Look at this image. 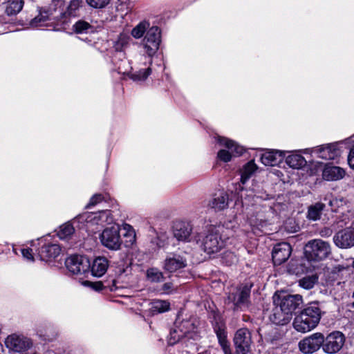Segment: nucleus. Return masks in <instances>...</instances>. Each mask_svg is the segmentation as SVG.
<instances>
[{
    "label": "nucleus",
    "mask_w": 354,
    "mask_h": 354,
    "mask_svg": "<svg viewBox=\"0 0 354 354\" xmlns=\"http://www.w3.org/2000/svg\"><path fill=\"white\" fill-rule=\"evenodd\" d=\"M196 326L193 320L183 319L178 317L174 323V327L171 329L168 339V343L174 345L183 338L194 339L197 335L194 333Z\"/></svg>",
    "instance_id": "1"
},
{
    "label": "nucleus",
    "mask_w": 354,
    "mask_h": 354,
    "mask_svg": "<svg viewBox=\"0 0 354 354\" xmlns=\"http://www.w3.org/2000/svg\"><path fill=\"white\" fill-rule=\"evenodd\" d=\"M252 286L250 283L241 285L234 292L229 293L225 303L234 311L247 308L250 302Z\"/></svg>",
    "instance_id": "2"
},
{
    "label": "nucleus",
    "mask_w": 354,
    "mask_h": 354,
    "mask_svg": "<svg viewBox=\"0 0 354 354\" xmlns=\"http://www.w3.org/2000/svg\"><path fill=\"white\" fill-rule=\"evenodd\" d=\"M331 253V247L328 242L322 239L309 241L305 246V254L310 261H322Z\"/></svg>",
    "instance_id": "3"
},
{
    "label": "nucleus",
    "mask_w": 354,
    "mask_h": 354,
    "mask_svg": "<svg viewBox=\"0 0 354 354\" xmlns=\"http://www.w3.org/2000/svg\"><path fill=\"white\" fill-rule=\"evenodd\" d=\"M102 245L110 250H119L122 241L120 234V227L113 225L106 227L100 236Z\"/></svg>",
    "instance_id": "4"
},
{
    "label": "nucleus",
    "mask_w": 354,
    "mask_h": 354,
    "mask_svg": "<svg viewBox=\"0 0 354 354\" xmlns=\"http://www.w3.org/2000/svg\"><path fill=\"white\" fill-rule=\"evenodd\" d=\"M161 41V32L158 26L149 28L142 41L145 53L149 56L154 55L159 48Z\"/></svg>",
    "instance_id": "5"
},
{
    "label": "nucleus",
    "mask_w": 354,
    "mask_h": 354,
    "mask_svg": "<svg viewBox=\"0 0 354 354\" xmlns=\"http://www.w3.org/2000/svg\"><path fill=\"white\" fill-rule=\"evenodd\" d=\"M218 142L221 145L225 146L228 149H221L217 153L218 158L225 162L230 161L232 155L239 156L241 155L243 151L242 147L236 145L233 140L226 138L219 137L218 138Z\"/></svg>",
    "instance_id": "6"
},
{
    "label": "nucleus",
    "mask_w": 354,
    "mask_h": 354,
    "mask_svg": "<svg viewBox=\"0 0 354 354\" xmlns=\"http://www.w3.org/2000/svg\"><path fill=\"white\" fill-rule=\"evenodd\" d=\"M324 342V336L321 333H315L299 341V351L304 354H312L318 351Z\"/></svg>",
    "instance_id": "7"
},
{
    "label": "nucleus",
    "mask_w": 354,
    "mask_h": 354,
    "mask_svg": "<svg viewBox=\"0 0 354 354\" xmlns=\"http://www.w3.org/2000/svg\"><path fill=\"white\" fill-rule=\"evenodd\" d=\"M65 265L73 274H81L89 270L91 263L89 259L82 255H72L65 261Z\"/></svg>",
    "instance_id": "8"
},
{
    "label": "nucleus",
    "mask_w": 354,
    "mask_h": 354,
    "mask_svg": "<svg viewBox=\"0 0 354 354\" xmlns=\"http://www.w3.org/2000/svg\"><path fill=\"white\" fill-rule=\"evenodd\" d=\"M252 343L251 333L246 328L239 329L234 337V344L236 354H247L250 351Z\"/></svg>",
    "instance_id": "9"
},
{
    "label": "nucleus",
    "mask_w": 354,
    "mask_h": 354,
    "mask_svg": "<svg viewBox=\"0 0 354 354\" xmlns=\"http://www.w3.org/2000/svg\"><path fill=\"white\" fill-rule=\"evenodd\" d=\"M225 245L220 234L216 232H209L203 239L202 249L207 254H212L219 252Z\"/></svg>",
    "instance_id": "10"
},
{
    "label": "nucleus",
    "mask_w": 354,
    "mask_h": 354,
    "mask_svg": "<svg viewBox=\"0 0 354 354\" xmlns=\"http://www.w3.org/2000/svg\"><path fill=\"white\" fill-rule=\"evenodd\" d=\"M345 341L344 335L339 331H335L324 337V342L322 344L323 351L328 354H333L338 352L344 345Z\"/></svg>",
    "instance_id": "11"
},
{
    "label": "nucleus",
    "mask_w": 354,
    "mask_h": 354,
    "mask_svg": "<svg viewBox=\"0 0 354 354\" xmlns=\"http://www.w3.org/2000/svg\"><path fill=\"white\" fill-rule=\"evenodd\" d=\"M333 242L339 248L348 249L354 246V228L346 227L338 231L333 236Z\"/></svg>",
    "instance_id": "12"
},
{
    "label": "nucleus",
    "mask_w": 354,
    "mask_h": 354,
    "mask_svg": "<svg viewBox=\"0 0 354 354\" xmlns=\"http://www.w3.org/2000/svg\"><path fill=\"white\" fill-rule=\"evenodd\" d=\"M5 344L11 351L22 352L28 349L32 346V342L23 335L12 334L6 339Z\"/></svg>",
    "instance_id": "13"
},
{
    "label": "nucleus",
    "mask_w": 354,
    "mask_h": 354,
    "mask_svg": "<svg viewBox=\"0 0 354 354\" xmlns=\"http://www.w3.org/2000/svg\"><path fill=\"white\" fill-rule=\"evenodd\" d=\"M192 230V225L187 221H176L173 225L174 236L179 241L189 242Z\"/></svg>",
    "instance_id": "14"
},
{
    "label": "nucleus",
    "mask_w": 354,
    "mask_h": 354,
    "mask_svg": "<svg viewBox=\"0 0 354 354\" xmlns=\"http://www.w3.org/2000/svg\"><path fill=\"white\" fill-rule=\"evenodd\" d=\"M303 304L302 297L299 295H288L279 298V306L286 313L291 314Z\"/></svg>",
    "instance_id": "15"
},
{
    "label": "nucleus",
    "mask_w": 354,
    "mask_h": 354,
    "mask_svg": "<svg viewBox=\"0 0 354 354\" xmlns=\"http://www.w3.org/2000/svg\"><path fill=\"white\" fill-rule=\"evenodd\" d=\"M292 248L289 243L283 242L277 244L272 250V261L274 265H281L290 257Z\"/></svg>",
    "instance_id": "16"
},
{
    "label": "nucleus",
    "mask_w": 354,
    "mask_h": 354,
    "mask_svg": "<svg viewBox=\"0 0 354 354\" xmlns=\"http://www.w3.org/2000/svg\"><path fill=\"white\" fill-rule=\"evenodd\" d=\"M301 313L306 318L311 322L312 326L315 328L319 324L322 311L318 302H311Z\"/></svg>",
    "instance_id": "17"
},
{
    "label": "nucleus",
    "mask_w": 354,
    "mask_h": 354,
    "mask_svg": "<svg viewBox=\"0 0 354 354\" xmlns=\"http://www.w3.org/2000/svg\"><path fill=\"white\" fill-rule=\"evenodd\" d=\"M314 152L318 154V156L325 160H335L340 156V149L336 144H329L322 145L315 149Z\"/></svg>",
    "instance_id": "18"
},
{
    "label": "nucleus",
    "mask_w": 354,
    "mask_h": 354,
    "mask_svg": "<svg viewBox=\"0 0 354 354\" xmlns=\"http://www.w3.org/2000/svg\"><path fill=\"white\" fill-rule=\"evenodd\" d=\"M61 248L57 244H48L41 247L38 255L41 261H49L59 255Z\"/></svg>",
    "instance_id": "19"
},
{
    "label": "nucleus",
    "mask_w": 354,
    "mask_h": 354,
    "mask_svg": "<svg viewBox=\"0 0 354 354\" xmlns=\"http://www.w3.org/2000/svg\"><path fill=\"white\" fill-rule=\"evenodd\" d=\"M345 175L346 171L343 168L330 165H326L322 172L323 178L331 181L339 180L343 178Z\"/></svg>",
    "instance_id": "20"
},
{
    "label": "nucleus",
    "mask_w": 354,
    "mask_h": 354,
    "mask_svg": "<svg viewBox=\"0 0 354 354\" xmlns=\"http://www.w3.org/2000/svg\"><path fill=\"white\" fill-rule=\"evenodd\" d=\"M187 266V260L182 256L174 254L172 257H167L165 261L164 268L169 272H176L178 269Z\"/></svg>",
    "instance_id": "21"
},
{
    "label": "nucleus",
    "mask_w": 354,
    "mask_h": 354,
    "mask_svg": "<svg viewBox=\"0 0 354 354\" xmlns=\"http://www.w3.org/2000/svg\"><path fill=\"white\" fill-rule=\"evenodd\" d=\"M228 194L222 191L213 195L209 201L208 206L216 211L223 210L228 206Z\"/></svg>",
    "instance_id": "22"
},
{
    "label": "nucleus",
    "mask_w": 354,
    "mask_h": 354,
    "mask_svg": "<svg viewBox=\"0 0 354 354\" xmlns=\"http://www.w3.org/2000/svg\"><path fill=\"white\" fill-rule=\"evenodd\" d=\"M270 321L277 325H286L292 319L291 314L287 313L278 304L274 308L270 317Z\"/></svg>",
    "instance_id": "23"
},
{
    "label": "nucleus",
    "mask_w": 354,
    "mask_h": 354,
    "mask_svg": "<svg viewBox=\"0 0 354 354\" xmlns=\"http://www.w3.org/2000/svg\"><path fill=\"white\" fill-rule=\"evenodd\" d=\"M108 268L109 261L104 257H98L95 258L90 267L92 274L97 277H100L104 275Z\"/></svg>",
    "instance_id": "24"
},
{
    "label": "nucleus",
    "mask_w": 354,
    "mask_h": 354,
    "mask_svg": "<svg viewBox=\"0 0 354 354\" xmlns=\"http://www.w3.org/2000/svg\"><path fill=\"white\" fill-rule=\"evenodd\" d=\"M214 330L224 354H232L230 343L227 339V335L223 325L216 324L214 327Z\"/></svg>",
    "instance_id": "25"
},
{
    "label": "nucleus",
    "mask_w": 354,
    "mask_h": 354,
    "mask_svg": "<svg viewBox=\"0 0 354 354\" xmlns=\"http://www.w3.org/2000/svg\"><path fill=\"white\" fill-rule=\"evenodd\" d=\"M294 328L300 333H307L314 328L311 322L308 320L306 317L300 312V313L295 316L293 321Z\"/></svg>",
    "instance_id": "26"
},
{
    "label": "nucleus",
    "mask_w": 354,
    "mask_h": 354,
    "mask_svg": "<svg viewBox=\"0 0 354 354\" xmlns=\"http://www.w3.org/2000/svg\"><path fill=\"white\" fill-rule=\"evenodd\" d=\"M283 152L279 151H269L262 154L261 162L267 166H274L280 162Z\"/></svg>",
    "instance_id": "27"
},
{
    "label": "nucleus",
    "mask_w": 354,
    "mask_h": 354,
    "mask_svg": "<svg viewBox=\"0 0 354 354\" xmlns=\"http://www.w3.org/2000/svg\"><path fill=\"white\" fill-rule=\"evenodd\" d=\"M325 207V203L321 201L310 205L308 207L307 218L313 221L319 220Z\"/></svg>",
    "instance_id": "28"
},
{
    "label": "nucleus",
    "mask_w": 354,
    "mask_h": 354,
    "mask_svg": "<svg viewBox=\"0 0 354 354\" xmlns=\"http://www.w3.org/2000/svg\"><path fill=\"white\" fill-rule=\"evenodd\" d=\"M322 200L324 202H327L331 211L335 212H338L339 209L346 204V201L343 198L335 197L332 193L329 192L326 194L322 198Z\"/></svg>",
    "instance_id": "29"
},
{
    "label": "nucleus",
    "mask_w": 354,
    "mask_h": 354,
    "mask_svg": "<svg viewBox=\"0 0 354 354\" xmlns=\"http://www.w3.org/2000/svg\"><path fill=\"white\" fill-rule=\"evenodd\" d=\"M24 0H8L5 3V12L9 15H16L23 8Z\"/></svg>",
    "instance_id": "30"
},
{
    "label": "nucleus",
    "mask_w": 354,
    "mask_h": 354,
    "mask_svg": "<svg viewBox=\"0 0 354 354\" xmlns=\"http://www.w3.org/2000/svg\"><path fill=\"white\" fill-rule=\"evenodd\" d=\"M286 163L293 169H299L306 164L304 158L299 154H292L286 159Z\"/></svg>",
    "instance_id": "31"
},
{
    "label": "nucleus",
    "mask_w": 354,
    "mask_h": 354,
    "mask_svg": "<svg viewBox=\"0 0 354 354\" xmlns=\"http://www.w3.org/2000/svg\"><path fill=\"white\" fill-rule=\"evenodd\" d=\"M170 304L165 300H154L151 303V311L153 313H162L169 310Z\"/></svg>",
    "instance_id": "32"
},
{
    "label": "nucleus",
    "mask_w": 354,
    "mask_h": 354,
    "mask_svg": "<svg viewBox=\"0 0 354 354\" xmlns=\"http://www.w3.org/2000/svg\"><path fill=\"white\" fill-rule=\"evenodd\" d=\"M147 278L151 283H159L165 279L162 272L155 268L147 270Z\"/></svg>",
    "instance_id": "33"
},
{
    "label": "nucleus",
    "mask_w": 354,
    "mask_h": 354,
    "mask_svg": "<svg viewBox=\"0 0 354 354\" xmlns=\"http://www.w3.org/2000/svg\"><path fill=\"white\" fill-rule=\"evenodd\" d=\"M318 277L316 274L306 276L299 280V285L306 289L310 290L314 287L315 283H317Z\"/></svg>",
    "instance_id": "34"
},
{
    "label": "nucleus",
    "mask_w": 354,
    "mask_h": 354,
    "mask_svg": "<svg viewBox=\"0 0 354 354\" xmlns=\"http://www.w3.org/2000/svg\"><path fill=\"white\" fill-rule=\"evenodd\" d=\"M149 28V24L147 21H142L138 24L131 31L132 36L136 39L141 38L145 32L147 31Z\"/></svg>",
    "instance_id": "35"
},
{
    "label": "nucleus",
    "mask_w": 354,
    "mask_h": 354,
    "mask_svg": "<svg viewBox=\"0 0 354 354\" xmlns=\"http://www.w3.org/2000/svg\"><path fill=\"white\" fill-rule=\"evenodd\" d=\"M74 232V227L71 223H66L60 226V229L57 233V235L61 239H66L71 236Z\"/></svg>",
    "instance_id": "36"
},
{
    "label": "nucleus",
    "mask_w": 354,
    "mask_h": 354,
    "mask_svg": "<svg viewBox=\"0 0 354 354\" xmlns=\"http://www.w3.org/2000/svg\"><path fill=\"white\" fill-rule=\"evenodd\" d=\"M150 73H151V68H147L145 69H141L139 71L132 73L130 77L133 81H144L147 78V77L150 75Z\"/></svg>",
    "instance_id": "37"
},
{
    "label": "nucleus",
    "mask_w": 354,
    "mask_h": 354,
    "mask_svg": "<svg viewBox=\"0 0 354 354\" xmlns=\"http://www.w3.org/2000/svg\"><path fill=\"white\" fill-rule=\"evenodd\" d=\"M81 4V1L79 0H72L67 7L66 11L64 15H67L69 17L75 16L76 11L78 10Z\"/></svg>",
    "instance_id": "38"
},
{
    "label": "nucleus",
    "mask_w": 354,
    "mask_h": 354,
    "mask_svg": "<svg viewBox=\"0 0 354 354\" xmlns=\"http://www.w3.org/2000/svg\"><path fill=\"white\" fill-rule=\"evenodd\" d=\"M91 26L86 21L80 20L77 21L74 26L73 29L76 33H84L86 32Z\"/></svg>",
    "instance_id": "39"
},
{
    "label": "nucleus",
    "mask_w": 354,
    "mask_h": 354,
    "mask_svg": "<svg viewBox=\"0 0 354 354\" xmlns=\"http://www.w3.org/2000/svg\"><path fill=\"white\" fill-rule=\"evenodd\" d=\"M86 3L94 8H105L111 0H86Z\"/></svg>",
    "instance_id": "40"
},
{
    "label": "nucleus",
    "mask_w": 354,
    "mask_h": 354,
    "mask_svg": "<svg viewBox=\"0 0 354 354\" xmlns=\"http://www.w3.org/2000/svg\"><path fill=\"white\" fill-rule=\"evenodd\" d=\"M129 37L125 35H120L115 44V48L118 51H121L128 44Z\"/></svg>",
    "instance_id": "41"
},
{
    "label": "nucleus",
    "mask_w": 354,
    "mask_h": 354,
    "mask_svg": "<svg viewBox=\"0 0 354 354\" xmlns=\"http://www.w3.org/2000/svg\"><path fill=\"white\" fill-rule=\"evenodd\" d=\"M48 19V17L46 12L40 13L39 15L32 19L31 25L33 26H38L40 25V23L46 21Z\"/></svg>",
    "instance_id": "42"
},
{
    "label": "nucleus",
    "mask_w": 354,
    "mask_h": 354,
    "mask_svg": "<svg viewBox=\"0 0 354 354\" xmlns=\"http://www.w3.org/2000/svg\"><path fill=\"white\" fill-rule=\"evenodd\" d=\"M103 199H104V197H103V196L102 194H95L90 199L89 203L86 205V207L89 208V207H91L92 206H94L96 204L99 203L100 202L102 201Z\"/></svg>",
    "instance_id": "43"
},
{
    "label": "nucleus",
    "mask_w": 354,
    "mask_h": 354,
    "mask_svg": "<svg viewBox=\"0 0 354 354\" xmlns=\"http://www.w3.org/2000/svg\"><path fill=\"white\" fill-rule=\"evenodd\" d=\"M257 166L254 164L253 161H250L248 162L243 167V170L248 174L249 175L252 176V174L256 171Z\"/></svg>",
    "instance_id": "44"
},
{
    "label": "nucleus",
    "mask_w": 354,
    "mask_h": 354,
    "mask_svg": "<svg viewBox=\"0 0 354 354\" xmlns=\"http://www.w3.org/2000/svg\"><path fill=\"white\" fill-rule=\"evenodd\" d=\"M84 285L89 286L93 290L100 291L104 288V286L102 281L91 282L86 281L84 283Z\"/></svg>",
    "instance_id": "45"
},
{
    "label": "nucleus",
    "mask_w": 354,
    "mask_h": 354,
    "mask_svg": "<svg viewBox=\"0 0 354 354\" xmlns=\"http://www.w3.org/2000/svg\"><path fill=\"white\" fill-rule=\"evenodd\" d=\"M333 230L330 227H324L319 231V234L324 238H327L333 234Z\"/></svg>",
    "instance_id": "46"
},
{
    "label": "nucleus",
    "mask_w": 354,
    "mask_h": 354,
    "mask_svg": "<svg viewBox=\"0 0 354 354\" xmlns=\"http://www.w3.org/2000/svg\"><path fill=\"white\" fill-rule=\"evenodd\" d=\"M21 253L24 258H26L28 260H30V261H33L34 258H33V255H32L31 249H29V248L23 249L21 250Z\"/></svg>",
    "instance_id": "47"
},
{
    "label": "nucleus",
    "mask_w": 354,
    "mask_h": 354,
    "mask_svg": "<svg viewBox=\"0 0 354 354\" xmlns=\"http://www.w3.org/2000/svg\"><path fill=\"white\" fill-rule=\"evenodd\" d=\"M348 163L350 167L354 169V146L351 149L348 156Z\"/></svg>",
    "instance_id": "48"
},
{
    "label": "nucleus",
    "mask_w": 354,
    "mask_h": 354,
    "mask_svg": "<svg viewBox=\"0 0 354 354\" xmlns=\"http://www.w3.org/2000/svg\"><path fill=\"white\" fill-rule=\"evenodd\" d=\"M162 290L165 293H170L174 290L172 283H165L162 286Z\"/></svg>",
    "instance_id": "49"
},
{
    "label": "nucleus",
    "mask_w": 354,
    "mask_h": 354,
    "mask_svg": "<svg viewBox=\"0 0 354 354\" xmlns=\"http://www.w3.org/2000/svg\"><path fill=\"white\" fill-rule=\"evenodd\" d=\"M226 258L230 259V261L229 262V265L232 264V263H234L237 261V259H236V256H234L231 252H227V253L225 254V257H223V259H225Z\"/></svg>",
    "instance_id": "50"
},
{
    "label": "nucleus",
    "mask_w": 354,
    "mask_h": 354,
    "mask_svg": "<svg viewBox=\"0 0 354 354\" xmlns=\"http://www.w3.org/2000/svg\"><path fill=\"white\" fill-rule=\"evenodd\" d=\"M250 175H249L248 174L245 173L243 170H242L241 171V182L243 183V184H245L248 180L250 178Z\"/></svg>",
    "instance_id": "51"
},
{
    "label": "nucleus",
    "mask_w": 354,
    "mask_h": 354,
    "mask_svg": "<svg viewBox=\"0 0 354 354\" xmlns=\"http://www.w3.org/2000/svg\"><path fill=\"white\" fill-rule=\"evenodd\" d=\"M257 196L258 198H262L263 200H267L269 198L268 197V194H263V195H257Z\"/></svg>",
    "instance_id": "52"
},
{
    "label": "nucleus",
    "mask_w": 354,
    "mask_h": 354,
    "mask_svg": "<svg viewBox=\"0 0 354 354\" xmlns=\"http://www.w3.org/2000/svg\"><path fill=\"white\" fill-rule=\"evenodd\" d=\"M352 297L354 298V292H353ZM351 308H354V301L349 304Z\"/></svg>",
    "instance_id": "53"
}]
</instances>
